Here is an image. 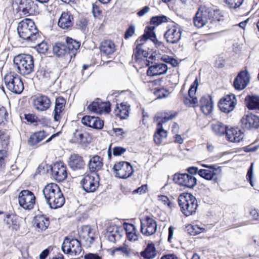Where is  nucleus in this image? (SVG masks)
Instances as JSON below:
<instances>
[{"label":"nucleus","instance_id":"0e129e2a","mask_svg":"<svg viewBox=\"0 0 259 259\" xmlns=\"http://www.w3.org/2000/svg\"><path fill=\"white\" fill-rule=\"evenodd\" d=\"M6 157V151L0 150V167H2L5 163V158Z\"/></svg>","mask_w":259,"mask_h":259},{"label":"nucleus","instance_id":"72a5a7b5","mask_svg":"<svg viewBox=\"0 0 259 259\" xmlns=\"http://www.w3.org/2000/svg\"><path fill=\"white\" fill-rule=\"evenodd\" d=\"M178 115L177 112H169L164 113H158L155 117V120L158 122L157 126L159 125L160 124L161 126L166 122L169 120H171L174 118Z\"/></svg>","mask_w":259,"mask_h":259},{"label":"nucleus","instance_id":"c85d7f7f","mask_svg":"<svg viewBox=\"0 0 259 259\" xmlns=\"http://www.w3.org/2000/svg\"><path fill=\"white\" fill-rule=\"evenodd\" d=\"M66 100L60 96L56 99L55 106L54 110V119L55 121H59L61 118V114L63 111L66 104Z\"/></svg>","mask_w":259,"mask_h":259},{"label":"nucleus","instance_id":"4c0bfd02","mask_svg":"<svg viewBox=\"0 0 259 259\" xmlns=\"http://www.w3.org/2000/svg\"><path fill=\"white\" fill-rule=\"evenodd\" d=\"M92 229L90 226L85 225L81 227L79 231L80 236L92 243L95 240L93 233L92 232Z\"/></svg>","mask_w":259,"mask_h":259},{"label":"nucleus","instance_id":"4be33fe9","mask_svg":"<svg viewBox=\"0 0 259 259\" xmlns=\"http://www.w3.org/2000/svg\"><path fill=\"white\" fill-rule=\"evenodd\" d=\"M81 123L84 125L101 130L104 125V121L98 117L86 115L81 119Z\"/></svg>","mask_w":259,"mask_h":259},{"label":"nucleus","instance_id":"09e8293b","mask_svg":"<svg viewBox=\"0 0 259 259\" xmlns=\"http://www.w3.org/2000/svg\"><path fill=\"white\" fill-rule=\"evenodd\" d=\"M224 1L230 8L236 9L242 4L244 0H224Z\"/></svg>","mask_w":259,"mask_h":259},{"label":"nucleus","instance_id":"6e6552de","mask_svg":"<svg viewBox=\"0 0 259 259\" xmlns=\"http://www.w3.org/2000/svg\"><path fill=\"white\" fill-rule=\"evenodd\" d=\"M113 169L116 177L124 179L132 176L134 171L131 163L126 161L116 163Z\"/></svg>","mask_w":259,"mask_h":259},{"label":"nucleus","instance_id":"7ed1b4c3","mask_svg":"<svg viewBox=\"0 0 259 259\" xmlns=\"http://www.w3.org/2000/svg\"><path fill=\"white\" fill-rule=\"evenodd\" d=\"M178 203L182 212L186 217L194 214L198 207L196 198L188 193H182L179 196Z\"/></svg>","mask_w":259,"mask_h":259},{"label":"nucleus","instance_id":"603ef678","mask_svg":"<svg viewBox=\"0 0 259 259\" xmlns=\"http://www.w3.org/2000/svg\"><path fill=\"white\" fill-rule=\"evenodd\" d=\"M124 229L125 231L126 234L136 232V228L134 225L124 223L123 224Z\"/></svg>","mask_w":259,"mask_h":259},{"label":"nucleus","instance_id":"5fc2aeb1","mask_svg":"<svg viewBox=\"0 0 259 259\" xmlns=\"http://www.w3.org/2000/svg\"><path fill=\"white\" fill-rule=\"evenodd\" d=\"M87 24H88V21L84 18H79L76 22V25L78 27H79V28L81 30L85 29L87 27Z\"/></svg>","mask_w":259,"mask_h":259},{"label":"nucleus","instance_id":"cd10ccee","mask_svg":"<svg viewBox=\"0 0 259 259\" xmlns=\"http://www.w3.org/2000/svg\"><path fill=\"white\" fill-rule=\"evenodd\" d=\"M199 105L204 114H209L213 108L211 97L208 95L202 97L199 101Z\"/></svg>","mask_w":259,"mask_h":259},{"label":"nucleus","instance_id":"c9c22d12","mask_svg":"<svg viewBox=\"0 0 259 259\" xmlns=\"http://www.w3.org/2000/svg\"><path fill=\"white\" fill-rule=\"evenodd\" d=\"M50 225V220L48 217L44 215H37L34 219V225L40 231L46 230Z\"/></svg>","mask_w":259,"mask_h":259},{"label":"nucleus","instance_id":"393cba45","mask_svg":"<svg viewBox=\"0 0 259 259\" xmlns=\"http://www.w3.org/2000/svg\"><path fill=\"white\" fill-rule=\"evenodd\" d=\"M65 43L67 46V49L69 54V59L70 61L72 58H75L77 51L80 48V42L71 37H66Z\"/></svg>","mask_w":259,"mask_h":259},{"label":"nucleus","instance_id":"f3484780","mask_svg":"<svg viewBox=\"0 0 259 259\" xmlns=\"http://www.w3.org/2000/svg\"><path fill=\"white\" fill-rule=\"evenodd\" d=\"M87 109L92 112L99 114L103 112L108 113L110 111V104L109 102H103L101 100L97 98L88 106Z\"/></svg>","mask_w":259,"mask_h":259},{"label":"nucleus","instance_id":"423d86ee","mask_svg":"<svg viewBox=\"0 0 259 259\" xmlns=\"http://www.w3.org/2000/svg\"><path fill=\"white\" fill-rule=\"evenodd\" d=\"M4 82L7 89L11 92L21 94L24 90V85L20 76L12 73L7 74L4 77Z\"/></svg>","mask_w":259,"mask_h":259},{"label":"nucleus","instance_id":"f257e3e1","mask_svg":"<svg viewBox=\"0 0 259 259\" xmlns=\"http://www.w3.org/2000/svg\"><path fill=\"white\" fill-rule=\"evenodd\" d=\"M47 203L52 209L62 207L65 203V198L59 187L55 183L48 184L42 190Z\"/></svg>","mask_w":259,"mask_h":259},{"label":"nucleus","instance_id":"79ce46f5","mask_svg":"<svg viewBox=\"0 0 259 259\" xmlns=\"http://www.w3.org/2000/svg\"><path fill=\"white\" fill-rule=\"evenodd\" d=\"M212 130L213 132L218 136H222L226 134V136H227V132H228V130L227 129V126L224 125L221 122H218L215 124H213L211 125Z\"/></svg>","mask_w":259,"mask_h":259},{"label":"nucleus","instance_id":"473e14b6","mask_svg":"<svg viewBox=\"0 0 259 259\" xmlns=\"http://www.w3.org/2000/svg\"><path fill=\"white\" fill-rule=\"evenodd\" d=\"M103 163L102 158L98 155L92 156L89 161L88 167L91 172L96 173L101 169L103 167Z\"/></svg>","mask_w":259,"mask_h":259},{"label":"nucleus","instance_id":"052dcab7","mask_svg":"<svg viewBox=\"0 0 259 259\" xmlns=\"http://www.w3.org/2000/svg\"><path fill=\"white\" fill-rule=\"evenodd\" d=\"M199 170L200 169H199L198 167L196 166H191L187 168V171L188 172L187 174L192 176H194L197 174L199 175Z\"/></svg>","mask_w":259,"mask_h":259},{"label":"nucleus","instance_id":"a211bd4d","mask_svg":"<svg viewBox=\"0 0 259 259\" xmlns=\"http://www.w3.org/2000/svg\"><path fill=\"white\" fill-rule=\"evenodd\" d=\"M68 165L73 171L84 170L85 163L83 157L78 154H71L68 158Z\"/></svg>","mask_w":259,"mask_h":259},{"label":"nucleus","instance_id":"2eb2a0df","mask_svg":"<svg viewBox=\"0 0 259 259\" xmlns=\"http://www.w3.org/2000/svg\"><path fill=\"white\" fill-rule=\"evenodd\" d=\"M182 29L179 25L175 24L168 28L164 36L166 41L170 44H177L181 38Z\"/></svg>","mask_w":259,"mask_h":259},{"label":"nucleus","instance_id":"69168bd1","mask_svg":"<svg viewBox=\"0 0 259 259\" xmlns=\"http://www.w3.org/2000/svg\"><path fill=\"white\" fill-rule=\"evenodd\" d=\"M149 10L150 8L148 6H145L138 12L137 15L139 17H142L148 13L149 11Z\"/></svg>","mask_w":259,"mask_h":259},{"label":"nucleus","instance_id":"39448f33","mask_svg":"<svg viewBox=\"0 0 259 259\" xmlns=\"http://www.w3.org/2000/svg\"><path fill=\"white\" fill-rule=\"evenodd\" d=\"M61 248L65 253L71 255H79L82 250L80 241L72 236L64 238Z\"/></svg>","mask_w":259,"mask_h":259},{"label":"nucleus","instance_id":"49530a36","mask_svg":"<svg viewBox=\"0 0 259 259\" xmlns=\"http://www.w3.org/2000/svg\"><path fill=\"white\" fill-rule=\"evenodd\" d=\"M144 50L142 48V44L137 45L135 49L134 50V53L132 57L136 62H138L142 58V55L143 53Z\"/></svg>","mask_w":259,"mask_h":259},{"label":"nucleus","instance_id":"5701e85b","mask_svg":"<svg viewBox=\"0 0 259 259\" xmlns=\"http://www.w3.org/2000/svg\"><path fill=\"white\" fill-rule=\"evenodd\" d=\"M198 86V81L197 78H196L193 84H191L189 91L188 96H185L183 98V102L187 106H191L197 103L198 101L196 97H195L197 87Z\"/></svg>","mask_w":259,"mask_h":259},{"label":"nucleus","instance_id":"9b49d317","mask_svg":"<svg viewBox=\"0 0 259 259\" xmlns=\"http://www.w3.org/2000/svg\"><path fill=\"white\" fill-rule=\"evenodd\" d=\"M19 205L25 209L33 208L35 202V196L30 191L24 190L19 193L18 197Z\"/></svg>","mask_w":259,"mask_h":259},{"label":"nucleus","instance_id":"6e6d98bb","mask_svg":"<svg viewBox=\"0 0 259 259\" xmlns=\"http://www.w3.org/2000/svg\"><path fill=\"white\" fill-rule=\"evenodd\" d=\"M135 31V27L133 25H131L129 26V27L126 29L125 34L124 38L125 39H128V38L132 37L134 34Z\"/></svg>","mask_w":259,"mask_h":259},{"label":"nucleus","instance_id":"a18cd8bd","mask_svg":"<svg viewBox=\"0 0 259 259\" xmlns=\"http://www.w3.org/2000/svg\"><path fill=\"white\" fill-rule=\"evenodd\" d=\"M154 93L155 95L158 99H162L167 97L169 94L170 92L169 91L164 88H155L154 89Z\"/></svg>","mask_w":259,"mask_h":259},{"label":"nucleus","instance_id":"58836bf2","mask_svg":"<svg viewBox=\"0 0 259 259\" xmlns=\"http://www.w3.org/2000/svg\"><path fill=\"white\" fill-rule=\"evenodd\" d=\"M46 136L47 134L44 131L35 132L30 137L28 144L31 146H34L41 141Z\"/></svg>","mask_w":259,"mask_h":259},{"label":"nucleus","instance_id":"7c9ffc66","mask_svg":"<svg viewBox=\"0 0 259 259\" xmlns=\"http://www.w3.org/2000/svg\"><path fill=\"white\" fill-rule=\"evenodd\" d=\"M130 106L127 102H122L120 104L116 103L114 109L115 115L121 119H125L128 116Z\"/></svg>","mask_w":259,"mask_h":259},{"label":"nucleus","instance_id":"aec40b11","mask_svg":"<svg viewBox=\"0 0 259 259\" xmlns=\"http://www.w3.org/2000/svg\"><path fill=\"white\" fill-rule=\"evenodd\" d=\"M241 127L245 130L256 129L259 127V117L253 114L244 116L241 120Z\"/></svg>","mask_w":259,"mask_h":259},{"label":"nucleus","instance_id":"2f4dec72","mask_svg":"<svg viewBox=\"0 0 259 259\" xmlns=\"http://www.w3.org/2000/svg\"><path fill=\"white\" fill-rule=\"evenodd\" d=\"M227 139L232 142H239L244 137V133L238 128H231L228 130Z\"/></svg>","mask_w":259,"mask_h":259},{"label":"nucleus","instance_id":"412c9836","mask_svg":"<svg viewBox=\"0 0 259 259\" xmlns=\"http://www.w3.org/2000/svg\"><path fill=\"white\" fill-rule=\"evenodd\" d=\"M249 82V74L247 71H242L237 75L234 81V87L236 90H242Z\"/></svg>","mask_w":259,"mask_h":259},{"label":"nucleus","instance_id":"1a4fd4ad","mask_svg":"<svg viewBox=\"0 0 259 259\" xmlns=\"http://www.w3.org/2000/svg\"><path fill=\"white\" fill-rule=\"evenodd\" d=\"M172 180L176 184L188 188H193L197 184L195 176L187 173H176Z\"/></svg>","mask_w":259,"mask_h":259},{"label":"nucleus","instance_id":"b1692460","mask_svg":"<svg viewBox=\"0 0 259 259\" xmlns=\"http://www.w3.org/2000/svg\"><path fill=\"white\" fill-rule=\"evenodd\" d=\"M35 109L38 111H44L48 110L51 105L50 99L47 96H37L33 101Z\"/></svg>","mask_w":259,"mask_h":259},{"label":"nucleus","instance_id":"20e7f679","mask_svg":"<svg viewBox=\"0 0 259 259\" xmlns=\"http://www.w3.org/2000/svg\"><path fill=\"white\" fill-rule=\"evenodd\" d=\"M14 63L23 75H29L34 71V60L30 55L21 54L15 56Z\"/></svg>","mask_w":259,"mask_h":259},{"label":"nucleus","instance_id":"37998d69","mask_svg":"<svg viewBox=\"0 0 259 259\" xmlns=\"http://www.w3.org/2000/svg\"><path fill=\"white\" fill-rule=\"evenodd\" d=\"M156 36V34L154 31V28L152 27L147 26L144 34L140 37V41H146L148 39L152 41Z\"/></svg>","mask_w":259,"mask_h":259},{"label":"nucleus","instance_id":"c756f323","mask_svg":"<svg viewBox=\"0 0 259 259\" xmlns=\"http://www.w3.org/2000/svg\"><path fill=\"white\" fill-rule=\"evenodd\" d=\"M67 47V46L65 42H57L53 46V53L56 57H66L67 59H69Z\"/></svg>","mask_w":259,"mask_h":259},{"label":"nucleus","instance_id":"f8f14e48","mask_svg":"<svg viewBox=\"0 0 259 259\" xmlns=\"http://www.w3.org/2000/svg\"><path fill=\"white\" fill-rule=\"evenodd\" d=\"M236 104L237 99L235 95L230 94L226 95L220 100L218 103V107L221 111L229 113L234 109Z\"/></svg>","mask_w":259,"mask_h":259},{"label":"nucleus","instance_id":"dca6fc26","mask_svg":"<svg viewBox=\"0 0 259 259\" xmlns=\"http://www.w3.org/2000/svg\"><path fill=\"white\" fill-rule=\"evenodd\" d=\"M157 223L155 220L149 216H146L141 221V232L146 236L154 234L157 230Z\"/></svg>","mask_w":259,"mask_h":259},{"label":"nucleus","instance_id":"680f3d73","mask_svg":"<svg viewBox=\"0 0 259 259\" xmlns=\"http://www.w3.org/2000/svg\"><path fill=\"white\" fill-rule=\"evenodd\" d=\"M92 13L95 17H99L102 11L100 9L99 7L97 6L96 5L93 4V8H92Z\"/></svg>","mask_w":259,"mask_h":259},{"label":"nucleus","instance_id":"13d9d810","mask_svg":"<svg viewBox=\"0 0 259 259\" xmlns=\"http://www.w3.org/2000/svg\"><path fill=\"white\" fill-rule=\"evenodd\" d=\"M25 119L27 121L30 123H35L37 122V117L32 114H25Z\"/></svg>","mask_w":259,"mask_h":259},{"label":"nucleus","instance_id":"f03ea898","mask_svg":"<svg viewBox=\"0 0 259 259\" xmlns=\"http://www.w3.org/2000/svg\"><path fill=\"white\" fill-rule=\"evenodd\" d=\"M17 31L19 36L27 41H34L40 37L34 22L30 19H25L18 25Z\"/></svg>","mask_w":259,"mask_h":259},{"label":"nucleus","instance_id":"864d4df0","mask_svg":"<svg viewBox=\"0 0 259 259\" xmlns=\"http://www.w3.org/2000/svg\"><path fill=\"white\" fill-rule=\"evenodd\" d=\"M7 116L8 114L5 108L0 106V124L4 123L6 120Z\"/></svg>","mask_w":259,"mask_h":259},{"label":"nucleus","instance_id":"8fccbe9b","mask_svg":"<svg viewBox=\"0 0 259 259\" xmlns=\"http://www.w3.org/2000/svg\"><path fill=\"white\" fill-rule=\"evenodd\" d=\"M36 49L39 54H45L48 50L49 46L46 42L43 41L38 44Z\"/></svg>","mask_w":259,"mask_h":259},{"label":"nucleus","instance_id":"a19ab883","mask_svg":"<svg viewBox=\"0 0 259 259\" xmlns=\"http://www.w3.org/2000/svg\"><path fill=\"white\" fill-rule=\"evenodd\" d=\"M167 137V132L163 128L162 126L159 124V126H157L156 132L154 135V142L157 144L161 143L162 139Z\"/></svg>","mask_w":259,"mask_h":259},{"label":"nucleus","instance_id":"e433bc0d","mask_svg":"<svg viewBox=\"0 0 259 259\" xmlns=\"http://www.w3.org/2000/svg\"><path fill=\"white\" fill-rule=\"evenodd\" d=\"M245 102L249 109L259 110V96L248 95L245 98Z\"/></svg>","mask_w":259,"mask_h":259},{"label":"nucleus","instance_id":"774afa93","mask_svg":"<svg viewBox=\"0 0 259 259\" xmlns=\"http://www.w3.org/2000/svg\"><path fill=\"white\" fill-rule=\"evenodd\" d=\"M50 250L48 248L44 250L39 254L40 259H45L49 254Z\"/></svg>","mask_w":259,"mask_h":259},{"label":"nucleus","instance_id":"0eeeda50","mask_svg":"<svg viewBox=\"0 0 259 259\" xmlns=\"http://www.w3.org/2000/svg\"><path fill=\"white\" fill-rule=\"evenodd\" d=\"M202 166L207 169H200L199 175L205 180H213L215 182H218L219 181L218 176L220 175L222 172L221 167L215 164H202Z\"/></svg>","mask_w":259,"mask_h":259},{"label":"nucleus","instance_id":"c03bdc74","mask_svg":"<svg viewBox=\"0 0 259 259\" xmlns=\"http://www.w3.org/2000/svg\"><path fill=\"white\" fill-rule=\"evenodd\" d=\"M187 231L191 235H196L203 232L204 229L197 225H189L186 227Z\"/></svg>","mask_w":259,"mask_h":259},{"label":"nucleus","instance_id":"f704fd0d","mask_svg":"<svg viewBox=\"0 0 259 259\" xmlns=\"http://www.w3.org/2000/svg\"><path fill=\"white\" fill-rule=\"evenodd\" d=\"M100 48L102 54L105 56L112 54L115 51V44L110 40H105L102 41Z\"/></svg>","mask_w":259,"mask_h":259},{"label":"nucleus","instance_id":"6ab92c4d","mask_svg":"<svg viewBox=\"0 0 259 259\" xmlns=\"http://www.w3.org/2000/svg\"><path fill=\"white\" fill-rule=\"evenodd\" d=\"M19 9L27 16L33 15L38 12V6L32 0H21Z\"/></svg>","mask_w":259,"mask_h":259},{"label":"nucleus","instance_id":"e2e57ef3","mask_svg":"<svg viewBox=\"0 0 259 259\" xmlns=\"http://www.w3.org/2000/svg\"><path fill=\"white\" fill-rule=\"evenodd\" d=\"M84 259H102L101 257L97 254L89 253L86 254L84 256Z\"/></svg>","mask_w":259,"mask_h":259},{"label":"nucleus","instance_id":"bf43d9fd","mask_svg":"<svg viewBox=\"0 0 259 259\" xmlns=\"http://www.w3.org/2000/svg\"><path fill=\"white\" fill-rule=\"evenodd\" d=\"M147 190V185H143L141 187L138 188L133 191V193H139L140 194L145 193Z\"/></svg>","mask_w":259,"mask_h":259},{"label":"nucleus","instance_id":"bb28decb","mask_svg":"<svg viewBox=\"0 0 259 259\" xmlns=\"http://www.w3.org/2000/svg\"><path fill=\"white\" fill-rule=\"evenodd\" d=\"M73 17L69 12L62 13L58 22V26L64 29H67L72 26Z\"/></svg>","mask_w":259,"mask_h":259},{"label":"nucleus","instance_id":"9d476101","mask_svg":"<svg viewBox=\"0 0 259 259\" xmlns=\"http://www.w3.org/2000/svg\"><path fill=\"white\" fill-rule=\"evenodd\" d=\"M212 15V12L209 9L204 7L199 8L193 19L195 26L198 28L203 27L210 19Z\"/></svg>","mask_w":259,"mask_h":259},{"label":"nucleus","instance_id":"4468645a","mask_svg":"<svg viewBox=\"0 0 259 259\" xmlns=\"http://www.w3.org/2000/svg\"><path fill=\"white\" fill-rule=\"evenodd\" d=\"M51 170L53 178L58 182H62L67 177V167L64 162H56L51 165Z\"/></svg>","mask_w":259,"mask_h":259},{"label":"nucleus","instance_id":"ea45409f","mask_svg":"<svg viewBox=\"0 0 259 259\" xmlns=\"http://www.w3.org/2000/svg\"><path fill=\"white\" fill-rule=\"evenodd\" d=\"M141 255L145 259H151L154 257L156 255V252L154 244H148L145 250L141 252Z\"/></svg>","mask_w":259,"mask_h":259},{"label":"nucleus","instance_id":"338daca9","mask_svg":"<svg viewBox=\"0 0 259 259\" xmlns=\"http://www.w3.org/2000/svg\"><path fill=\"white\" fill-rule=\"evenodd\" d=\"M126 235L127 239L130 241H136L138 240V236L137 235L136 232L131 233Z\"/></svg>","mask_w":259,"mask_h":259},{"label":"nucleus","instance_id":"a878e982","mask_svg":"<svg viewBox=\"0 0 259 259\" xmlns=\"http://www.w3.org/2000/svg\"><path fill=\"white\" fill-rule=\"evenodd\" d=\"M168 70V67L164 63H155L149 67L147 74L148 76H154L165 74Z\"/></svg>","mask_w":259,"mask_h":259},{"label":"nucleus","instance_id":"de8ad7c7","mask_svg":"<svg viewBox=\"0 0 259 259\" xmlns=\"http://www.w3.org/2000/svg\"><path fill=\"white\" fill-rule=\"evenodd\" d=\"M167 21V17L164 15L152 17L150 19L151 24L158 25Z\"/></svg>","mask_w":259,"mask_h":259},{"label":"nucleus","instance_id":"ddd939ff","mask_svg":"<svg viewBox=\"0 0 259 259\" xmlns=\"http://www.w3.org/2000/svg\"><path fill=\"white\" fill-rule=\"evenodd\" d=\"M83 190L87 192H93L96 190L99 187V177L96 174V176H93L90 174L85 175L81 181Z\"/></svg>","mask_w":259,"mask_h":259},{"label":"nucleus","instance_id":"4d7b16f0","mask_svg":"<svg viewBox=\"0 0 259 259\" xmlns=\"http://www.w3.org/2000/svg\"><path fill=\"white\" fill-rule=\"evenodd\" d=\"M126 151V149L121 147H115L113 149V154L114 156H120Z\"/></svg>","mask_w":259,"mask_h":259},{"label":"nucleus","instance_id":"3c124183","mask_svg":"<svg viewBox=\"0 0 259 259\" xmlns=\"http://www.w3.org/2000/svg\"><path fill=\"white\" fill-rule=\"evenodd\" d=\"M161 60L165 63L171 64L173 67H176L178 64V62L177 60L167 56H162L161 57Z\"/></svg>","mask_w":259,"mask_h":259}]
</instances>
